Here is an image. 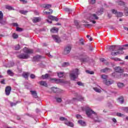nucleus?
I'll use <instances>...</instances> for the list:
<instances>
[{
	"instance_id": "17",
	"label": "nucleus",
	"mask_w": 128,
	"mask_h": 128,
	"mask_svg": "<svg viewBox=\"0 0 128 128\" xmlns=\"http://www.w3.org/2000/svg\"><path fill=\"white\" fill-rule=\"evenodd\" d=\"M24 48H26V50H24V52L27 54H34V50L32 49H28L26 47H25Z\"/></svg>"
},
{
	"instance_id": "56",
	"label": "nucleus",
	"mask_w": 128,
	"mask_h": 128,
	"mask_svg": "<svg viewBox=\"0 0 128 128\" xmlns=\"http://www.w3.org/2000/svg\"><path fill=\"white\" fill-rule=\"evenodd\" d=\"M112 13L114 14L115 16H116V14H118V11L114 9H112L111 10Z\"/></svg>"
},
{
	"instance_id": "12",
	"label": "nucleus",
	"mask_w": 128,
	"mask_h": 128,
	"mask_svg": "<svg viewBox=\"0 0 128 128\" xmlns=\"http://www.w3.org/2000/svg\"><path fill=\"white\" fill-rule=\"evenodd\" d=\"M42 58V56L41 55H36L33 57L32 62H40V60Z\"/></svg>"
},
{
	"instance_id": "22",
	"label": "nucleus",
	"mask_w": 128,
	"mask_h": 128,
	"mask_svg": "<svg viewBox=\"0 0 128 128\" xmlns=\"http://www.w3.org/2000/svg\"><path fill=\"white\" fill-rule=\"evenodd\" d=\"M64 124H66V126H70V128H74V124L72 122L68 121V120L64 122Z\"/></svg>"
},
{
	"instance_id": "57",
	"label": "nucleus",
	"mask_w": 128,
	"mask_h": 128,
	"mask_svg": "<svg viewBox=\"0 0 128 128\" xmlns=\"http://www.w3.org/2000/svg\"><path fill=\"white\" fill-rule=\"evenodd\" d=\"M15 64H16V63H14V61H10L8 63V64H9L10 66H14Z\"/></svg>"
},
{
	"instance_id": "4",
	"label": "nucleus",
	"mask_w": 128,
	"mask_h": 128,
	"mask_svg": "<svg viewBox=\"0 0 128 128\" xmlns=\"http://www.w3.org/2000/svg\"><path fill=\"white\" fill-rule=\"evenodd\" d=\"M50 80H51L52 82H55V84H64V80L62 79L51 78Z\"/></svg>"
},
{
	"instance_id": "10",
	"label": "nucleus",
	"mask_w": 128,
	"mask_h": 128,
	"mask_svg": "<svg viewBox=\"0 0 128 128\" xmlns=\"http://www.w3.org/2000/svg\"><path fill=\"white\" fill-rule=\"evenodd\" d=\"M12 92V87L10 86H7L5 88V94L6 96H10Z\"/></svg>"
},
{
	"instance_id": "8",
	"label": "nucleus",
	"mask_w": 128,
	"mask_h": 128,
	"mask_svg": "<svg viewBox=\"0 0 128 128\" xmlns=\"http://www.w3.org/2000/svg\"><path fill=\"white\" fill-rule=\"evenodd\" d=\"M18 56L20 60H26L30 58L28 54H20Z\"/></svg>"
},
{
	"instance_id": "19",
	"label": "nucleus",
	"mask_w": 128,
	"mask_h": 128,
	"mask_svg": "<svg viewBox=\"0 0 128 128\" xmlns=\"http://www.w3.org/2000/svg\"><path fill=\"white\" fill-rule=\"evenodd\" d=\"M32 22L34 24H36V22H40L42 20V18L40 17H35L32 19Z\"/></svg>"
},
{
	"instance_id": "36",
	"label": "nucleus",
	"mask_w": 128,
	"mask_h": 128,
	"mask_svg": "<svg viewBox=\"0 0 128 128\" xmlns=\"http://www.w3.org/2000/svg\"><path fill=\"white\" fill-rule=\"evenodd\" d=\"M6 8L8 10H14V8L10 6H6Z\"/></svg>"
},
{
	"instance_id": "52",
	"label": "nucleus",
	"mask_w": 128,
	"mask_h": 128,
	"mask_svg": "<svg viewBox=\"0 0 128 128\" xmlns=\"http://www.w3.org/2000/svg\"><path fill=\"white\" fill-rule=\"evenodd\" d=\"M12 36L14 39L18 38V35L16 33H14Z\"/></svg>"
},
{
	"instance_id": "37",
	"label": "nucleus",
	"mask_w": 128,
	"mask_h": 128,
	"mask_svg": "<svg viewBox=\"0 0 128 128\" xmlns=\"http://www.w3.org/2000/svg\"><path fill=\"white\" fill-rule=\"evenodd\" d=\"M118 4L121 6H126V2H124L123 1H118Z\"/></svg>"
},
{
	"instance_id": "39",
	"label": "nucleus",
	"mask_w": 128,
	"mask_h": 128,
	"mask_svg": "<svg viewBox=\"0 0 128 128\" xmlns=\"http://www.w3.org/2000/svg\"><path fill=\"white\" fill-rule=\"evenodd\" d=\"M122 16H124V14L122 12H117V14H116L117 18H122Z\"/></svg>"
},
{
	"instance_id": "44",
	"label": "nucleus",
	"mask_w": 128,
	"mask_h": 128,
	"mask_svg": "<svg viewBox=\"0 0 128 128\" xmlns=\"http://www.w3.org/2000/svg\"><path fill=\"white\" fill-rule=\"evenodd\" d=\"M15 50H20V45L17 44L14 46Z\"/></svg>"
},
{
	"instance_id": "34",
	"label": "nucleus",
	"mask_w": 128,
	"mask_h": 128,
	"mask_svg": "<svg viewBox=\"0 0 128 128\" xmlns=\"http://www.w3.org/2000/svg\"><path fill=\"white\" fill-rule=\"evenodd\" d=\"M118 100H119V102L120 104H124V97L122 96H121L118 98Z\"/></svg>"
},
{
	"instance_id": "58",
	"label": "nucleus",
	"mask_w": 128,
	"mask_h": 128,
	"mask_svg": "<svg viewBox=\"0 0 128 128\" xmlns=\"http://www.w3.org/2000/svg\"><path fill=\"white\" fill-rule=\"evenodd\" d=\"M55 99L56 100V102H62V98L56 97Z\"/></svg>"
},
{
	"instance_id": "3",
	"label": "nucleus",
	"mask_w": 128,
	"mask_h": 128,
	"mask_svg": "<svg viewBox=\"0 0 128 128\" xmlns=\"http://www.w3.org/2000/svg\"><path fill=\"white\" fill-rule=\"evenodd\" d=\"M78 58L82 62H88L90 60V57L86 53L79 55Z\"/></svg>"
},
{
	"instance_id": "29",
	"label": "nucleus",
	"mask_w": 128,
	"mask_h": 128,
	"mask_svg": "<svg viewBox=\"0 0 128 128\" xmlns=\"http://www.w3.org/2000/svg\"><path fill=\"white\" fill-rule=\"evenodd\" d=\"M50 32L54 34L56 32H58V28H52L50 30Z\"/></svg>"
},
{
	"instance_id": "9",
	"label": "nucleus",
	"mask_w": 128,
	"mask_h": 128,
	"mask_svg": "<svg viewBox=\"0 0 128 128\" xmlns=\"http://www.w3.org/2000/svg\"><path fill=\"white\" fill-rule=\"evenodd\" d=\"M103 82L104 84L109 86H112V84H114V82L113 80H104Z\"/></svg>"
},
{
	"instance_id": "35",
	"label": "nucleus",
	"mask_w": 128,
	"mask_h": 128,
	"mask_svg": "<svg viewBox=\"0 0 128 128\" xmlns=\"http://www.w3.org/2000/svg\"><path fill=\"white\" fill-rule=\"evenodd\" d=\"M17 70L18 74H22V66H17Z\"/></svg>"
},
{
	"instance_id": "62",
	"label": "nucleus",
	"mask_w": 128,
	"mask_h": 128,
	"mask_svg": "<svg viewBox=\"0 0 128 128\" xmlns=\"http://www.w3.org/2000/svg\"><path fill=\"white\" fill-rule=\"evenodd\" d=\"M121 78H124V76H128V74L121 73Z\"/></svg>"
},
{
	"instance_id": "11",
	"label": "nucleus",
	"mask_w": 128,
	"mask_h": 128,
	"mask_svg": "<svg viewBox=\"0 0 128 128\" xmlns=\"http://www.w3.org/2000/svg\"><path fill=\"white\" fill-rule=\"evenodd\" d=\"M109 48L112 52H116V50H118V46L112 45L110 46Z\"/></svg>"
},
{
	"instance_id": "31",
	"label": "nucleus",
	"mask_w": 128,
	"mask_h": 128,
	"mask_svg": "<svg viewBox=\"0 0 128 128\" xmlns=\"http://www.w3.org/2000/svg\"><path fill=\"white\" fill-rule=\"evenodd\" d=\"M78 124H79L83 126H86V122H84L82 120H78Z\"/></svg>"
},
{
	"instance_id": "30",
	"label": "nucleus",
	"mask_w": 128,
	"mask_h": 128,
	"mask_svg": "<svg viewBox=\"0 0 128 128\" xmlns=\"http://www.w3.org/2000/svg\"><path fill=\"white\" fill-rule=\"evenodd\" d=\"M101 72H112V69L106 68L104 69L101 70Z\"/></svg>"
},
{
	"instance_id": "15",
	"label": "nucleus",
	"mask_w": 128,
	"mask_h": 128,
	"mask_svg": "<svg viewBox=\"0 0 128 128\" xmlns=\"http://www.w3.org/2000/svg\"><path fill=\"white\" fill-rule=\"evenodd\" d=\"M84 97H82V96H78L76 98H72V100H74V102L76 101H78V102H82L84 100Z\"/></svg>"
},
{
	"instance_id": "23",
	"label": "nucleus",
	"mask_w": 128,
	"mask_h": 128,
	"mask_svg": "<svg viewBox=\"0 0 128 128\" xmlns=\"http://www.w3.org/2000/svg\"><path fill=\"white\" fill-rule=\"evenodd\" d=\"M115 71L116 72H119L120 74H122V72H124V70L120 66L116 67Z\"/></svg>"
},
{
	"instance_id": "54",
	"label": "nucleus",
	"mask_w": 128,
	"mask_h": 128,
	"mask_svg": "<svg viewBox=\"0 0 128 128\" xmlns=\"http://www.w3.org/2000/svg\"><path fill=\"white\" fill-rule=\"evenodd\" d=\"M58 78H62V76H64V72H60L58 73Z\"/></svg>"
},
{
	"instance_id": "28",
	"label": "nucleus",
	"mask_w": 128,
	"mask_h": 128,
	"mask_svg": "<svg viewBox=\"0 0 128 128\" xmlns=\"http://www.w3.org/2000/svg\"><path fill=\"white\" fill-rule=\"evenodd\" d=\"M117 86L119 88H124L126 85L124 83L118 82V83H117Z\"/></svg>"
},
{
	"instance_id": "1",
	"label": "nucleus",
	"mask_w": 128,
	"mask_h": 128,
	"mask_svg": "<svg viewBox=\"0 0 128 128\" xmlns=\"http://www.w3.org/2000/svg\"><path fill=\"white\" fill-rule=\"evenodd\" d=\"M85 112L87 116L90 118L94 120L95 122H102V120L98 118L96 112H94V111L92 110L90 108L86 107L85 108Z\"/></svg>"
},
{
	"instance_id": "14",
	"label": "nucleus",
	"mask_w": 128,
	"mask_h": 128,
	"mask_svg": "<svg viewBox=\"0 0 128 128\" xmlns=\"http://www.w3.org/2000/svg\"><path fill=\"white\" fill-rule=\"evenodd\" d=\"M98 20V18L96 16V14H91L89 17V20Z\"/></svg>"
},
{
	"instance_id": "53",
	"label": "nucleus",
	"mask_w": 128,
	"mask_h": 128,
	"mask_svg": "<svg viewBox=\"0 0 128 128\" xmlns=\"http://www.w3.org/2000/svg\"><path fill=\"white\" fill-rule=\"evenodd\" d=\"M94 90L96 92H102V90L98 88H94Z\"/></svg>"
},
{
	"instance_id": "49",
	"label": "nucleus",
	"mask_w": 128,
	"mask_h": 128,
	"mask_svg": "<svg viewBox=\"0 0 128 128\" xmlns=\"http://www.w3.org/2000/svg\"><path fill=\"white\" fill-rule=\"evenodd\" d=\"M125 48H126V46H125ZM126 50V48H124V46H118V50Z\"/></svg>"
},
{
	"instance_id": "42",
	"label": "nucleus",
	"mask_w": 128,
	"mask_h": 128,
	"mask_svg": "<svg viewBox=\"0 0 128 128\" xmlns=\"http://www.w3.org/2000/svg\"><path fill=\"white\" fill-rule=\"evenodd\" d=\"M58 88H56V87L51 88V90H52L53 92H58Z\"/></svg>"
},
{
	"instance_id": "60",
	"label": "nucleus",
	"mask_w": 128,
	"mask_h": 128,
	"mask_svg": "<svg viewBox=\"0 0 128 128\" xmlns=\"http://www.w3.org/2000/svg\"><path fill=\"white\" fill-rule=\"evenodd\" d=\"M86 72H87V74H94V71H90V70H86Z\"/></svg>"
},
{
	"instance_id": "33",
	"label": "nucleus",
	"mask_w": 128,
	"mask_h": 128,
	"mask_svg": "<svg viewBox=\"0 0 128 128\" xmlns=\"http://www.w3.org/2000/svg\"><path fill=\"white\" fill-rule=\"evenodd\" d=\"M25 88H26V90H32V84H27L25 85Z\"/></svg>"
},
{
	"instance_id": "48",
	"label": "nucleus",
	"mask_w": 128,
	"mask_h": 128,
	"mask_svg": "<svg viewBox=\"0 0 128 128\" xmlns=\"http://www.w3.org/2000/svg\"><path fill=\"white\" fill-rule=\"evenodd\" d=\"M101 78H102V80H108V76L106 74H102L101 76Z\"/></svg>"
},
{
	"instance_id": "45",
	"label": "nucleus",
	"mask_w": 128,
	"mask_h": 128,
	"mask_svg": "<svg viewBox=\"0 0 128 128\" xmlns=\"http://www.w3.org/2000/svg\"><path fill=\"white\" fill-rule=\"evenodd\" d=\"M22 76L25 78V80H28V73H25L23 74Z\"/></svg>"
},
{
	"instance_id": "21",
	"label": "nucleus",
	"mask_w": 128,
	"mask_h": 128,
	"mask_svg": "<svg viewBox=\"0 0 128 128\" xmlns=\"http://www.w3.org/2000/svg\"><path fill=\"white\" fill-rule=\"evenodd\" d=\"M26 116H30V118H34V120H35L36 122H38V119H36V118L38 117V115L32 114H30L28 113H26Z\"/></svg>"
},
{
	"instance_id": "27",
	"label": "nucleus",
	"mask_w": 128,
	"mask_h": 128,
	"mask_svg": "<svg viewBox=\"0 0 128 128\" xmlns=\"http://www.w3.org/2000/svg\"><path fill=\"white\" fill-rule=\"evenodd\" d=\"M31 94H32L33 98H38V93H36V90H30Z\"/></svg>"
},
{
	"instance_id": "18",
	"label": "nucleus",
	"mask_w": 128,
	"mask_h": 128,
	"mask_svg": "<svg viewBox=\"0 0 128 128\" xmlns=\"http://www.w3.org/2000/svg\"><path fill=\"white\" fill-rule=\"evenodd\" d=\"M40 86H45V88H48V83L46 81H40L38 82Z\"/></svg>"
},
{
	"instance_id": "40",
	"label": "nucleus",
	"mask_w": 128,
	"mask_h": 128,
	"mask_svg": "<svg viewBox=\"0 0 128 128\" xmlns=\"http://www.w3.org/2000/svg\"><path fill=\"white\" fill-rule=\"evenodd\" d=\"M42 78L43 80H44V78H50V74H46L45 75H42Z\"/></svg>"
},
{
	"instance_id": "47",
	"label": "nucleus",
	"mask_w": 128,
	"mask_h": 128,
	"mask_svg": "<svg viewBox=\"0 0 128 128\" xmlns=\"http://www.w3.org/2000/svg\"><path fill=\"white\" fill-rule=\"evenodd\" d=\"M75 84H78L80 86H84V83L80 81L77 82Z\"/></svg>"
},
{
	"instance_id": "32",
	"label": "nucleus",
	"mask_w": 128,
	"mask_h": 128,
	"mask_svg": "<svg viewBox=\"0 0 128 128\" xmlns=\"http://www.w3.org/2000/svg\"><path fill=\"white\" fill-rule=\"evenodd\" d=\"M20 101H17L16 102H10V106H11V108H12V106H15L16 104H20Z\"/></svg>"
},
{
	"instance_id": "43",
	"label": "nucleus",
	"mask_w": 128,
	"mask_h": 128,
	"mask_svg": "<svg viewBox=\"0 0 128 128\" xmlns=\"http://www.w3.org/2000/svg\"><path fill=\"white\" fill-rule=\"evenodd\" d=\"M111 60H114L115 62H122V60L120 58H111Z\"/></svg>"
},
{
	"instance_id": "64",
	"label": "nucleus",
	"mask_w": 128,
	"mask_h": 128,
	"mask_svg": "<svg viewBox=\"0 0 128 128\" xmlns=\"http://www.w3.org/2000/svg\"><path fill=\"white\" fill-rule=\"evenodd\" d=\"M123 110L125 112H126L128 113V107H124L122 108Z\"/></svg>"
},
{
	"instance_id": "63",
	"label": "nucleus",
	"mask_w": 128,
	"mask_h": 128,
	"mask_svg": "<svg viewBox=\"0 0 128 128\" xmlns=\"http://www.w3.org/2000/svg\"><path fill=\"white\" fill-rule=\"evenodd\" d=\"M76 116L78 120L82 118V116L80 114H77Z\"/></svg>"
},
{
	"instance_id": "51",
	"label": "nucleus",
	"mask_w": 128,
	"mask_h": 128,
	"mask_svg": "<svg viewBox=\"0 0 128 128\" xmlns=\"http://www.w3.org/2000/svg\"><path fill=\"white\" fill-rule=\"evenodd\" d=\"M124 12L126 14V16H128V8L125 7L124 8Z\"/></svg>"
},
{
	"instance_id": "55",
	"label": "nucleus",
	"mask_w": 128,
	"mask_h": 128,
	"mask_svg": "<svg viewBox=\"0 0 128 128\" xmlns=\"http://www.w3.org/2000/svg\"><path fill=\"white\" fill-rule=\"evenodd\" d=\"M22 30H23L22 28H21L20 27H16V32H22Z\"/></svg>"
},
{
	"instance_id": "7",
	"label": "nucleus",
	"mask_w": 128,
	"mask_h": 128,
	"mask_svg": "<svg viewBox=\"0 0 128 128\" xmlns=\"http://www.w3.org/2000/svg\"><path fill=\"white\" fill-rule=\"evenodd\" d=\"M112 76L114 78H118V80H120V78H122V73L114 72L112 73Z\"/></svg>"
},
{
	"instance_id": "50",
	"label": "nucleus",
	"mask_w": 128,
	"mask_h": 128,
	"mask_svg": "<svg viewBox=\"0 0 128 128\" xmlns=\"http://www.w3.org/2000/svg\"><path fill=\"white\" fill-rule=\"evenodd\" d=\"M116 116H119L120 118H122V117L124 116V114L120 112H117L116 114Z\"/></svg>"
},
{
	"instance_id": "13",
	"label": "nucleus",
	"mask_w": 128,
	"mask_h": 128,
	"mask_svg": "<svg viewBox=\"0 0 128 128\" xmlns=\"http://www.w3.org/2000/svg\"><path fill=\"white\" fill-rule=\"evenodd\" d=\"M70 50H72V47L70 46H67L64 49V54H68L70 52Z\"/></svg>"
},
{
	"instance_id": "5",
	"label": "nucleus",
	"mask_w": 128,
	"mask_h": 128,
	"mask_svg": "<svg viewBox=\"0 0 128 128\" xmlns=\"http://www.w3.org/2000/svg\"><path fill=\"white\" fill-rule=\"evenodd\" d=\"M3 18L4 13H2V12L0 11V24L4 26V24H8V22H6V20H2Z\"/></svg>"
},
{
	"instance_id": "16",
	"label": "nucleus",
	"mask_w": 128,
	"mask_h": 128,
	"mask_svg": "<svg viewBox=\"0 0 128 128\" xmlns=\"http://www.w3.org/2000/svg\"><path fill=\"white\" fill-rule=\"evenodd\" d=\"M48 20H54L55 22H58V17H56L52 15H50L48 16Z\"/></svg>"
},
{
	"instance_id": "46",
	"label": "nucleus",
	"mask_w": 128,
	"mask_h": 128,
	"mask_svg": "<svg viewBox=\"0 0 128 128\" xmlns=\"http://www.w3.org/2000/svg\"><path fill=\"white\" fill-rule=\"evenodd\" d=\"M20 14H26L28 12V10H20Z\"/></svg>"
},
{
	"instance_id": "2",
	"label": "nucleus",
	"mask_w": 128,
	"mask_h": 128,
	"mask_svg": "<svg viewBox=\"0 0 128 128\" xmlns=\"http://www.w3.org/2000/svg\"><path fill=\"white\" fill-rule=\"evenodd\" d=\"M80 74V70L78 68H75L71 72L70 74V80H76V78H78V75Z\"/></svg>"
},
{
	"instance_id": "59",
	"label": "nucleus",
	"mask_w": 128,
	"mask_h": 128,
	"mask_svg": "<svg viewBox=\"0 0 128 128\" xmlns=\"http://www.w3.org/2000/svg\"><path fill=\"white\" fill-rule=\"evenodd\" d=\"M70 66V63L68 62H64L62 64V66Z\"/></svg>"
},
{
	"instance_id": "24",
	"label": "nucleus",
	"mask_w": 128,
	"mask_h": 128,
	"mask_svg": "<svg viewBox=\"0 0 128 128\" xmlns=\"http://www.w3.org/2000/svg\"><path fill=\"white\" fill-rule=\"evenodd\" d=\"M102 90L107 94H116V92L114 91L110 90L108 88H104Z\"/></svg>"
},
{
	"instance_id": "41",
	"label": "nucleus",
	"mask_w": 128,
	"mask_h": 128,
	"mask_svg": "<svg viewBox=\"0 0 128 128\" xmlns=\"http://www.w3.org/2000/svg\"><path fill=\"white\" fill-rule=\"evenodd\" d=\"M7 74L9 76H14V72H12V71L11 70H8Z\"/></svg>"
},
{
	"instance_id": "6",
	"label": "nucleus",
	"mask_w": 128,
	"mask_h": 128,
	"mask_svg": "<svg viewBox=\"0 0 128 128\" xmlns=\"http://www.w3.org/2000/svg\"><path fill=\"white\" fill-rule=\"evenodd\" d=\"M52 38H53L55 42L57 44H60L62 42V39H60V38L58 35H52Z\"/></svg>"
},
{
	"instance_id": "38",
	"label": "nucleus",
	"mask_w": 128,
	"mask_h": 128,
	"mask_svg": "<svg viewBox=\"0 0 128 128\" xmlns=\"http://www.w3.org/2000/svg\"><path fill=\"white\" fill-rule=\"evenodd\" d=\"M64 10L65 12H68L69 14H70L72 12V10L70 9V8H64Z\"/></svg>"
},
{
	"instance_id": "20",
	"label": "nucleus",
	"mask_w": 128,
	"mask_h": 128,
	"mask_svg": "<svg viewBox=\"0 0 128 128\" xmlns=\"http://www.w3.org/2000/svg\"><path fill=\"white\" fill-rule=\"evenodd\" d=\"M104 9L102 8H100V10H98L96 12V14L98 16H102V14H104Z\"/></svg>"
},
{
	"instance_id": "61",
	"label": "nucleus",
	"mask_w": 128,
	"mask_h": 128,
	"mask_svg": "<svg viewBox=\"0 0 128 128\" xmlns=\"http://www.w3.org/2000/svg\"><path fill=\"white\" fill-rule=\"evenodd\" d=\"M60 120L61 122H64V120H68V119L64 117H60Z\"/></svg>"
},
{
	"instance_id": "25",
	"label": "nucleus",
	"mask_w": 128,
	"mask_h": 128,
	"mask_svg": "<svg viewBox=\"0 0 128 128\" xmlns=\"http://www.w3.org/2000/svg\"><path fill=\"white\" fill-rule=\"evenodd\" d=\"M42 8H46V10H48L52 8V4H42Z\"/></svg>"
},
{
	"instance_id": "26",
	"label": "nucleus",
	"mask_w": 128,
	"mask_h": 128,
	"mask_svg": "<svg viewBox=\"0 0 128 128\" xmlns=\"http://www.w3.org/2000/svg\"><path fill=\"white\" fill-rule=\"evenodd\" d=\"M124 54V51H121V52L118 51L114 52H112L111 56H118V54Z\"/></svg>"
}]
</instances>
